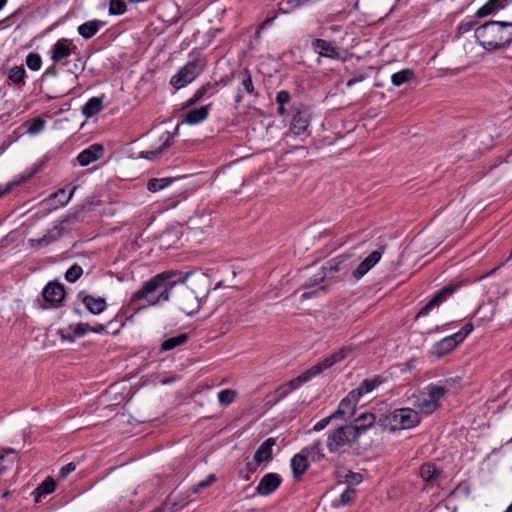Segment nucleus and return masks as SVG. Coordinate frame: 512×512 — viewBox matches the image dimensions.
Instances as JSON below:
<instances>
[{
	"mask_svg": "<svg viewBox=\"0 0 512 512\" xmlns=\"http://www.w3.org/2000/svg\"><path fill=\"white\" fill-rule=\"evenodd\" d=\"M173 181H174V178H171V177L153 178L148 181L147 189L153 193L158 192V191L163 190L164 188L168 187Z\"/></svg>",
	"mask_w": 512,
	"mask_h": 512,
	"instance_id": "nucleus-33",
	"label": "nucleus"
},
{
	"mask_svg": "<svg viewBox=\"0 0 512 512\" xmlns=\"http://www.w3.org/2000/svg\"><path fill=\"white\" fill-rule=\"evenodd\" d=\"M75 469H76V465H75V463L70 462V463L66 464L65 466H63V467L60 469L59 477H60V478H66V477H67L71 472H73Z\"/></svg>",
	"mask_w": 512,
	"mask_h": 512,
	"instance_id": "nucleus-52",
	"label": "nucleus"
},
{
	"mask_svg": "<svg viewBox=\"0 0 512 512\" xmlns=\"http://www.w3.org/2000/svg\"><path fill=\"white\" fill-rule=\"evenodd\" d=\"M363 481V476L359 473L354 472V485L359 484Z\"/></svg>",
	"mask_w": 512,
	"mask_h": 512,
	"instance_id": "nucleus-61",
	"label": "nucleus"
},
{
	"mask_svg": "<svg viewBox=\"0 0 512 512\" xmlns=\"http://www.w3.org/2000/svg\"><path fill=\"white\" fill-rule=\"evenodd\" d=\"M259 465H261V463L255 462L253 459L252 461L246 463V471L250 474H253L257 471V467Z\"/></svg>",
	"mask_w": 512,
	"mask_h": 512,
	"instance_id": "nucleus-55",
	"label": "nucleus"
},
{
	"mask_svg": "<svg viewBox=\"0 0 512 512\" xmlns=\"http://www.w3.org/2000/svg\"><path fill=\"white\" fill-rule=\"evenodd\" d=\"M217 480V477L215 474H209L206 479L198 482L196 485H194L190 490L189 492L191 493H194V494H198L200 493L202 490L210 487L213 483H215Z\"/></svg>",
	"mask_w": 512,
	"mask_h": 512,
	"instance_id": "nucleus-38",
	"label": "nucleus"
},
{
	"mask_svg": "<svg viewBox=\"0 0 512 512\" xmlns=\"http://www.w3.org/2000/svg\"><path fill=\"white\" fill-rule=\"evenodd\" d=\"M205 67V58L196 56L171 77L170 84L176 90L183 88L193 82L204 71Z\"/></svg>",
	"mask_w": 512,
	"mask_h": 512,
	"instance_id": "nucleus-5",
	"label": "nucleus"
},
{
	"mask_svg": "<svg viewBox=\"0 0 512 512\" xmlns=\"http://www.w3.org/2000/svg\"><path fill=\"white\" fill-rule=\"evenodd\" d=\"M475 25L474 21H467L460 23L458 29L461 32H468L472 29V27Z\"/></svg>",
	"mask_w": 512,
	"mask_h": 512,
	"instance_id": "nucleus-56",
	"label": "nucleus"
},
{
	"mask_svg": "<svg viewBox=\"0 0 512 512\" xmlns=\"http://www.w3.org/2000/svg\"><path fill=\"white\" fill-rule=\"evenodd\" d=\"M282 479L279 474H265L256 487V493L261 496H268L276 491L281 485Z\"/></svg>",
	"mask_w": 512,
	"mask_h": 512,
	"instance_id": "nucleus-12",
	"label": "nucleus"
},
{
	"mask_svg": "<svg viewBox=\"0 0 512 512\" xmlns=\"http://www.w3.org/2000/svg\"><path fill=\"white\" fill-rule=\"evenodd\" d=\"M426 393H421L413 402L419 414L430 415L440 407V400L445 395L446 389L442 386L430 385Z\"/></svg>",
	"mask_w": 512,
	"mask_h": 512,
	"instance_id": "nucleus-6",
	"label": "nucleus"
},
{
	"mask_svg": "<svg viewBox=\"0 0 512 512\" xmlns=\"http://www.w3.org/2000/svg\"><path fill=\"white\" fill-rule=\"evenodd\" d=\"M126 11V4L123 0H110L109 12L112 15H121Z\"/></svg>",
	"mask_w": 512,
	"mask_h": 512,
	"instance_id": "nucleus-48",
	"label": "nucleus"
},
{
	"mask_svg": "<svg viewBox=\"0 0 512 512\" xmlns=\"http://www.w3.org/2000/svg\"><path fill=\"white\" fill-rule=\"evenodd\" d=\"M104 25V22L100 20H90L78 27V33L84 39H90L97 34L99 29Z\"/></svg>",
	"mask_w": 512,
	"mask_h": 512,
	"instance_id": "nucleus-28",
	"label": "nucleus"
},
{
	"mask_svg": "<svg viewBox=\"0 0 512 512\" xmlns=\"http://www.w3.org/2000/svg\"><path fill=\"white\" fill-rule=\"evenodd\" d=\"M350 352H351L350 347H343L340 350H338L337 352H335L334 354L326 357L319 363L315 364V367H320V373H322L324 370L330 368L335 363L340 362L341 360L346 358Z\"/></svg>",
	"mask_w": 512,
	"mask_h": 512,
	"instance_id": "nucleus-19",
	"label": "nucleus"
},
{
	"mask_svg": "<svg viewBox=\"0 0 512 512\" xmlns=\"http://www.w3.org/2000/svg\"><path fill=\"white\" fill-rule=\"evenodd\" d=\"M414 77V72L411 69H403L399 72L394 73L391 76L392 84L396 87L401 86L404 83H407Z\"/></svg>",
	"mask_w": 512,
	"mask_h": 512,
	"instance_id": "nucleus-36",
	"label": "nucleus"
},
{
	"mask_svg": "<svg viewBox=\"0 0 512 512\" xmlns=\"http://www.w3.org/2000/svg\"><path fill=\"white\" fill-rule=\"evenodd\" d=\"M188 340V334L181 333L175 337L169 338L161 344V351H169L185 344Z\"/></svg>",
	"mask_w": 512,
	"mask_h": 512,
	"instance_id": "nucleus-32",
	"label": "nucleus"
},
{
	"mask_svg": "<svg viewBox=\"0 0 512 512\" xmlns=\"http://www.w3.org/2000/svg\"><path fill=\"white\" fill-rule=\"evenodd\" d=\"M291 468L295 479H299L308 469L307 455L303 451L291 459Z\"/></svg>",
	"mask_w": 512,
	"mask_h": 512,
	"instance_id": "nucleus-25",
	"label": "nucleus"
},
{
	"mask_svg": "<svg viewBox=\"0 0 512 512\" xmlns=\"http://www.w3.org/2000/svg\"><path fill=\"white\" fill-rule=\"evenodd\" d=\"M250 473H248L247 471L244 473L243 471L240 472V476L244 479V480H249L250 479Z\"/></svg>",
	"mask_w": 512,
	"mask_h": 512,
	"instance_id": "nucleus-63",
	"label": "nucleus"
},
{
	"mask_svg": "<svg viewBox=\"0 0 512 512\" xmlns=\"http://www.w3.org/2000/svg\"><path fill=\"white\" fill-rule=\"evenodd\" d=\"M105 329H106L105 325L99 324L97 326L91 327L90 328V332H93V333H96V334H100L103 331H105Z\"/></svg>",
	"mask_w": 512,
	"mask_h": 512,
	"instance_id": "nucleus-59",
	"label": "nucleus"
},
{
	"mask_svg": "<svg viewBox=\"0 0 512 512\" xmlns=\"http://www.w3.org/2000/svg\"><path fill=\"white\" fill-rule=\"evenodd\" d=\"M57 69L54 65L48 67L45 72H44V75L43 76H53L55 77L57 75Z\"/></svg>",
	"mask_w": 512,
	"mask_h": 512,
	"instance_id": "nucleus-57",
	"label": "nucleus"
},
{
	"mask_svg": "<svg viewBox=\"0 0 512 512\" xmlns=\"http://www.w3.org/2000/svg\"><path fill=\"white\" fill-rule=\"evenodd\" d=\"M375 415L373 413H362L354 418V438L362 432L371 428L375 423Z\"/></svg>",
	"mask_w": 512,
	"mask_h": 512,
	"instance_id": "nucleus-21",
	"label": "nucleus"
},
{
	"mask_svg": "<svg viewBox=\"0 0 512 512\" xmlns=\"http://www.w3.org/2000/svg\"><path fill=\"white\" fill-rule=\"evenodd\" d=\"M327 277H328L327 272H325V269H323L321 267L318 272L313 274L311 277H309L305 281L304 286L307 287V288L313 287V286L319 284L320 282H322Z\"/></svg>",
	"mask_w": 512,
	"mask_h": 512,
	"instance_id": "nucleus-43",
	"label": "nucleus"
},
{
	"mask_svg": "<svg viewBox=\"0 0 512 512\" xmlns=\"http://www.w3.org/2000/svg\"><path fill=\"white\" fill-rule=\"evenodd\" d=\"M82 302L89 312L92 314H100L106 309V301L102 297H93L91 295H85L82 298Z\"/></svg>",
	"mask_w": 512,
	"mask_h": 512,
	"instance_id": "nucleus-24",
	"label": "nucleus"
},
{
	"mask_svg": "<svg viewBox=\"0 0 512 512\" xmlns=\"http://www.w3.org/2000/svg\"><path fill=\"white\" fill-rule=\"evenodd\" d=\"M388 420L392 430H403L417 426L421 417L419 412L412 408H399L391 413Z\"/></svg>",
	"mask_w": 512,
	"mask_h": 512,
	"instance_id": "nucleus-7",
	"label": "nucleus"
},
{
	"mask_svg": "<svg viewBox=\"0 0 512 512\" xmlns=\"http://www.w3.org/2000/svg\"><path fill=\"white\" fill-rule=\"evenodd\" d=\"M351 267V261L350 256L343 254L338 257H335L331 260H329L325 266L322 268L325 269V272H327L328 277L332 278L334 277L335 273L337 272H343L347 273L350 270Z\"/></svg>",
	"mask_w": 512,
	"mask_h": 512,
	"instance_id": "nucleus-15",
	"label": "nucleus"
},
{
	"mask_svg": "<svg viewBox=\"0 0 512 512\" xmlns=\"http://www.w3.org/2000/svg\"><path fill=\"white\" fill-rule=\"evenodd\" d=\"M79 212H75L67 215L59 224L55 225L52 229L48 230L47 233L38 239H30L29 244L31 247L35 246H47L59 238L64 234V224L72 223L73 221L78 219Z\"/></svg>",
	"mask_w": 512,
	"mask_h": 512,
	"instance_id": "nucleus-8",
	"label": "nucleus"
},
{
	"mask_svg": "<svg viewBox=\"0 0 512 512\" xmlns=\"http://www.w3.org/2000/svg\"><path fill=\"white\" fill-rule=\"evenodd\" d=\"M460 343L461 341L453 334L437 342L433 347V352L438 356H443L451 352Z\"/></svg>",
	"mask_w": 512,
	"mask_h": 512,
	"instance_id": "nucleus-20",
	"label": "nucleus"
},
{
	"mask_svg": "<svg viewBox=\"0 0 512 512\" xmlns=\"http://www.w3.org/2000/svg\"><path fill=\"white\" fill-rule=\"evenodd\" d=\"M104 154V147L102 144L95 143L88 148L81 151L77 156V161L80 166H87L90 163L100 159Z\"/></svg>",
	"mask_w": 512,
	"mask_h": 512,
	"instance_id": "nucleus-16",
	"label": "nucleus"
},
{
	"mask_svg": "<svg viewBox=\"0 0 512 512\" xmlns=\"http://www.w3.org/2000/svg\"><path fill=\"white\" fill-rule=\"evenodd\" d=\"M459 287L458 284H448L440 289L417 313L416 318L427 316L434 308L439 307Z\"/></svg>",
	"mask_w": 512,
	"mask_h": 512,
	"instance_id": "nucleus-11",
	"label": "nucleus"
},
{
	"mask_svg": "<svg viewBox=\"0 0 512 512\" xmlns=\"http://www.w3.org/2000/svg\"><path fill=\"white\" fill-rule=\"evenodd\" d=\"M352 500V486L347 484L346 487L340 492L339 498L334 500L335 506L347 505Z\"/></svg>",
	"mask_w": 512,
	"mask_h": 512,
	"instance_id": "nucleus-40",
	"label": "nucleus"
},
{
	"mask_svg": "<svg viewBox=\"0 0 512 512\" xmlns=\"http://www.w3.org/2000/svg\"><path fill=\"white\" fill-rule=\"evenodd\" d=\"M237 396V392L233 389H224L218 393V400L222 405L231 404Z\"/></svg>",
	"mask_w": 512,
	"mask_h": 512,
	"instance_id": "nucleus-44",
	"label": "nucleus"
},
{
	"mask_svg": "<svg viewBox=\"0 0 512 512\" xmlns=\"http://www.w3.org/2000/svg\"><path fill=\"white\" fill-rule=\"evenodd\" d=\"M384 247L372 251L366 258H364L357 268L354 270V278L360 279L366 275L381 259Z\"/></svg>",
	"mask_w": 512,
	"mask_h": 512,
	"instance_id": "nucleus-14",
	"label": "nucleus"
},
{
	"mask_svg": "<svg viewBox=\"0 0 512 512\" xmlns=\"http://www.w3.org/2000/svg\"><path fill=\"white\" fill-rule=\"evenodd\" d=\"M177 276L178 272L175 271L157 274L132 294L128 306L134 312H139L147 307L167 302L171 298L174 278Z\"/></svg>",
	"mask_w": 512,
	"mask_h": 512,
	"instance_id": "nucleus-2",
	"label": "nucleus"
},
{
	"mask_svg": "<svg viewBox=\"0 0 512 512\" xmlns=\"http://www.w3.org/2000/svg\"><path fill=\"white\" fill-rule=\"evenodd\" d=\"M276 444L274 438L266 439L256 450L254 460L258 463H268L272 459V448Z\"/></svg>",
	"mask_w": 512,
	"mask_h": 512,
	"instance_id": "nucleus-18",
	"label": "nucleus"
},
{
	"mask_svg": "<svg viewBox=\"0 0 512 512\" xmlns=\"http://www.w3.org/2000/svg\"><path fill=\"white\" fill-rule=\"evenodd\" d=\"M352 396V392H349L345 398H343L338 408L334 413H332L330 416L325 417L318 421L312 428V431L319 432L323 429H325L331 421H336L341 418H352V402L350 397Z\"/></svg>",
	"mask_w": 512,
	"mask_h": 512,
	"instance_id": "nucleus-9",
	"label": "nucleus"
},
{
	"mask_svg": "<svg viewBox=\"0 0 512 512\" xmlns=\"http://www.w3.org/2000/svg\"><path fill=\"white\" fill-rule=\"evenodd\" d=\"M55 486L53 478L47 477L34 491L35 501L39 502L41 496L51 494L55 490Z\"/></svg>",
	"mask_w": 512,
	"mask_h": 512,
	"instance_id": "nucleus-31",
	"label": "nucleus"
},
{
	"mask_svg": "<svg viewBox=\"0 0 512 512\" xmlns=\"http://www.w3.org/2000/svg\"><path fill=\"white\" fill-rule=\"evenodd\" d=\"M210 112V105L192 109L186 113L184 122L189 125H196L207 119Z\"/></svg>",
	"mask_w": 512,
	"mask_h": 512,
	"instance_id": "nucleus-23",
	"label": "nucleus"
},
{
	"mask_svg": "<svg viewBox=\"0 0 512 512\" xmlns=\"http://www.w3.org/2000/svg\"><path fill=\"white\" fill-rule=\"evenodd\" d=\"M241 100H242V93L238 91V94L235 97L236 105L240 104Z\"/></svg>",
	"mask_w": 512,
	"mask_h": 512,
	"instance_id": "nucleus-64",
	"label": "nucleus"
},
{
	"mask_svg": "<svg viewBox=\"0 0 512 512\" xmlns=\"http://www.w3.org/2000/svg\"><path fill=\"white\" fill-rule=\"evenodd\" d=\"M312 47L320 56L335 58L338 56L335 47L331 42L323 39H315L312 41Z\"/></svg>",
	"mask_w": 512,
	"mask_h": 512,
	"instance_id": "nucleus-26",
	"label": "nucleus"
},
{
	"mask_svg": "<svg viewBox=\"0 0 512 512\" xmlns=\"http://www.w3.org/2000/svg\"><path fill=\"white\" fill-rule=\"evenodd\" d=\"M91 326H89L87 323H78L75 325L73 331L75 335L77 336H83L86 333L90 332Z\"/></svg>",
	"mask_w": 512,
	"mask_h": 512,
	"instance_id": "nucleus-51",
	"label": "nucleus"
},
{
	"mask_svg": "<svg viewBox=\"0 0 512 512\" xmlns=\"http://www.w3.org/2000/svg\"><path fill=\"white\" fill-rule=\"evenodd\" d=\"M77 189V186H74L72 188V190L70 191V193L68 194V196H66V192H65V189L64 188H61V189H58L52 196L51 198H54V199H58L59 201V206L60 207H63L65 206L70 200L71 198L73 197L75 191Z\"/></svg>",
	"mask_w": 512,
	"mask_h": 512,
	"instance_id": "nucleus-39",
	"label": "nucleus"
},
{
	"mask_svg": "<svg viewBox=\"0 0 512 512\" xmlns=\"http://www.w3.org/2000/svg\"><path fill=\"white\" fill-rule=\"evenodd\" d=\"M211 290V279L205 273L191 272L174 278L171 298L188 315L198 312Z\"/></svg>",
	"mask_w": 512,
	"mask_h": 512,
	"instance_id": "nucleus-1",
	"label": "nucleus"
},
{
	"mask_svg": "<svg viewBox=\"0 0 512 512\" xmlns=\"http://www.w3.org/2000/svg\"><path fill=\"white\" fill-rule=\"evenodd\" d=\"M103 97H92L82 108V113L87 118L93 117L102 110Z\"/></svg>",
	"mask_w": 512,
	"mask_h": 512,
	"instance_id": "nucleus-30",
	"label": "nucleus"
},
{
	"mask_svg": "<svg viewBox=\"0 0 512 512\" xmlns=\"http://www.w3.org/2000/svg\"><path fill=\"white\" fill-rule=\"evenodd\" d=\"M13 449L0 450V460H3L8 453H14Z\"/></svg>",
	"mask_w": 512,
	"mask_h": 512,
	"instance_id": "nucleus-62",
	"label": "nucleus"
},
{
	"mask_svg": "<svg viewBox=\"0 0 512 512\" xmlns=\"http://www.w3.org/2000/svg\"><path fill=\"white\" fill-rule=\"evenodd\" d=\"M504 8L505 4L503 3V0H489L477 10L476 16L478 18H483Z\"/></svg>",
	"mask_w": 512,
	"mask_h": 512,
	"instance_id": "nucleus-29",
	"label": "nucleus"
},
{
	"mask_svg": "<svg viewBox=\"0 0 512 512\" xmlns=\"http://www.w3.org/2000/svg\"><path fill=\"white\" fill-rule=\"evenodd\" d=\"M439 473V470L430 463L423 464L420 467V476L425 482H433Z\"/></svg>",
	"mask_w": 512,
	"mask_h": 512,
	"instance_id": "nucleus-35",
	"label": "nucleus"
},
{
	"mask_svg": "<svg viewBox=\"0 0 512 512\" xmlns=\"http://www.w3.org/2000/svg\"><path fill=\"white\" fill-rule=\"evenodd\" d=\"M320 374V367L313 365L311 368L301 373L298 377L290 380L287 385L291 391L298 389L302 384L310 381L312 378Z\"/></svg>",
	"mask_w": 512,
	"mask_h": 512,
	"instance_id": "nucleus-22",
	"label": "nucleus"
},
{
	"mask_svg": "<svg viewBox=\"0 0 512 512\" xmlns=\"http://www.w3.org/2000/svg\"><path fill=\"white\" fill-rule=\"evenodd\" d=\"M475 37L486 51L503 49L512 43V22H486L476 28Z\"/></svg>",
	"mask_w": 512,
	"mask_h": 512,
	"instance_id": "nucleus-3",
	"label": "nucleus"
},
{
	"mask_svg": "<svg viewBox=\"0 0 512 512\" xmlns=\"http://www.w3.org/2000/svg\"><path fill=\"white\" fill-rule=\"evenodd\" d=\"M25 69L22 66H15L8 72V78L15 84L23 83Z\"/></svg>",
	"mask_w": 512,
	"mask_h": 512,
	"instance_id": "nucleus-42",
	"label": "nucleus"
},
{
	"mask_svg": "<svg viewBox=\"0 0 512 512\" xmlns=\"http://www.w3.org/2000/svg\"><path fill=\"white\" fill-rule=\"evenodd\" d=\"M217 83L207 82L196 90L194 95L187 101L186 107L195 105L197 102L202 100L206 96H210L214 93Z\"/></svg>",
	"mask_w": 512,
	"mask_h": 512,
	"instance_id": "nucleus-27",
	"label": "nucleus"
},
{
	"mask_svg": "<svg viewBox=\"0 0 512 512\" xmlns=\"http://www.w3.org/2000/svg\"><path fill=\"white\" fill-rule=\"evenodd\" d=\"M473 325L471 323H467L464 325L461 330H459L457 333H455L456 338H458L461 342L464 341V339L472 332Z\"/></svg>",
	"mask_w": 512,
	"mask_h": 512,
	"instance_id": "nucleus-50",
	"label": "nucleus"
},
{
	"mask_svg": "<svg viewBox=\"0 0 512 512\" xmlns=\"http://www.w3.org/2000/svg\"><path fill=\"white\" fill-rule=\"evenodd\" d=\"M45 124L46 122L42 118H35L29 123L27 132L31 135L38 134L44 129Z\"/></svg>",
	"mask_w": 512,
	"mask_h": 512,
	"instance_id": "nucleus-49",
	"label": "nucleus"
},
{
	"mask_svg": "<svg viewBox=\"0 0 512 512\" xmlns=\"http://www.w3.org/2000/svg\"><path fill=\"white\" fill-rule=\"evenodd\" d=\"M493 309L490 304H484L479 306L476 315L480 316L481 321H490L493 317Z\"/></svg>",
	"mask_w": 512,
	"mask_h": 512,
	"instance_id": "nucleus-47",
	"label": "nucleus"
},
{
	"mask_svg": "<svg viewBox=\"0 0 512 512\" xmlns=\"http://www.w3.org/2000/svg\"><path fill=\"white\" fill-rule=\"evenodd\" d=\"M83 274V269L80 265L74 264L72 265L65 273V279L68 282L74 283L76 282L81 275Z\"/></svg>",
	"mask_w": 512,
	"mask_h": 512,
	"instance_id": "nucleus-45",
	"label": "nucleus"
},
{
	"mask_svg": "<svg viewBox=\"0 0 512 512\" xmlns=\"http://www.w3.org/2000/svg\"><path fill=\"white\" fill-rule=\"evenodd\" d=\"M344 423L337 424L328 434L327 448L331 453H341L350 447L352 442V418H341Z\"/></svg>",
	"mask_w": 512,
	"mask_h": 512,
	"instance_id": "nucleus-4",
	"label": "nucleus"
},
{
	"mask_svg": "<svg viewBox=\"0 0 512 512\" xmlns=\"http://www.w3.org/2000/svg\"><path fill=\"white\" fill-rule=\"evenodd\" d=\"M71 41L67 39L58 40L51 48V59L53 63L61 62L71 55Z\"/></svg>",
	"mask_w": 512,
	"mask_h": 512,
	"instance_id": "nucleus-17",
	"label": "nucleus"
},
{
	"mask_svg": "<svg viewBox=\"0 0 512 512\" xmlns=\"http://www.w3.org/2000/svg\"><path fill=\"white\" fill-rule=\"evenodd\" d=\"M238 91L241 93L245 92L247 94L258 96V93L255 92L251 75L247 70H245L244 73L242 74V81L238 88Z\"/></svg>",
	"mask_w": 512,
	"mask_h": 512,
	"instance_id": "nucleus-37",
	"label": "nucleus"
},
{
	"mask_svg": "<svg viewBox=\"0 0 512 512\" xmlns=\"http://www.w3.org/2000/svg\"><path fill=\"white\" fill-rule=\"evenodd\" d=\"M302 451L307 455V457H310L312 461H320L324 458L322 443L320 441L313 443Z\"/></svg>",
	"mask_w": 512,
	"mask_h": 512,
	"instance_id": "nucleus-34",
	"label": "nucleus"
},
{
	"mask_svg": "<svg viewBox=\"0 0 512 512\" xmlns=\"http://www.w3.org/2000/svg\"><path fill=\"white\" fill-rule=\"evenodd\" d=\"M330 234H331V231L328 229H325V230L319 232V234L317 236H314V239L320 240L326 236H329Z\"/></svg>",
	"mask_w": 512,
	"mask_h": 512,
	"instance_id": "nucleus-60",
	"label": "nucleus"
},
{
	"mask_svg": "<svg viewBox=\"0 0 512 512\" xmlns=\"http://www.w3.org/2000/svg\"><path fill=\"white\" fill-rule=\"evenodd\" d=\"M289 101H290V94L287 91L281 90L277 93L276 102L278 103V105H285Z\"/></svg>",
	"mask_w": 512,
	"mask_h": 512,
	"instance_id": "nucleus-53",
	"label": "nucleus"
},
{
	"mask_svg": "<svg viewBox=\"0 0 512 512\" xmlns=\"http://www.w3.org/2000/svg\"><path fill=\"white\" fill-rule=\"evenodd\" d=\"M385 382V379L376 375L370 378L364 379L358 386L356 390H354V404L359 401L365 395L372 393L378 387H380Z\"/></svg>",
	"mask_w": 512,
	"mask_h": 512,
	"instance_id": "nucleus-13",
	"label": "nucleus"
},
{
	"mask_svg": "<svg viewBox=\"0 0 512 512\" xmlns=\"http://www.w3.org/2000/svg\"><path fill=\"white\" fill-rule=\"evenodd\" d=\"M325 290H326V286H321L318 290H315V291H313L311 293H303L302 297L303 298H309V297H311L313 295H317L319 292H324Z\"/></svg>",
	"mask_w": 512,
	"mask_h": 512,
	"instance_id": "nucleus-58",
	"label": "nucleus"
},
{
	"mask_svg": "<svg viewBox=\"0 0 512 512\" xmlns=\"http://www.w3.org/2000/svg\"><path fill=\"white\" fill-rule=\"evenodd\" d=\"M169 145H170V143H169V137H168L166 139V141L158 149L140 152L139 158L146 159V160H153L158 155H160Z\"/></svg>",
	"mask_w": 512,
	"mask_h": 512,
	"instance_id": "nucleus-41",
	"label": "nucleus"
},
{
	"mask_svg": "<svg viewBox=\"0 0 512 512\" xmlns=\"http://www.w3.org/2000/svg\"><path fill=\"white\" fill-rule=\"evenodd\" d=\"M42 60L39 54L29 53L26 57V65L33 71H38L41 68Z\"/></svg>",
	"mask_w": 512,
	"mask_h": 512,
	"instance_id": "nucleus-46",
	"label": "nucleus"
},
{
	"mask_svg": "<svg viewBox=\"0 0 512 512\" xmlns=\"http://www.w3.org/2000/svg\"><path fill=\"white\" fill-rule=\"evenodd\" d=\"M291 392L290 388L288 387L287 383L285 385L280 386L276 390V395L278 398H284Z\"/></svg>",
	"mask_w": 512,
	"mask_h": 512,
	"instance_id": "nucleus-54",
	"label": "nucleus"
},
{
	"mask_svg": "<svg viewBox=\"0 0 512 512\" xmlns=\"http://www.w3.org/2000/svg\"><path fill=\"white\" fill-rule=\"evenodd\" d=\"M42 298L44 301V304L40 305L42 309L59 307L65 298L64 286L58 282L47 283L42 291Z\"/></svg>",
	"mask_w": 512,
	"mask_h": 512,
	"instance_id": "nucleus-10",
	"label": "nucleus"
}]
</instances>
